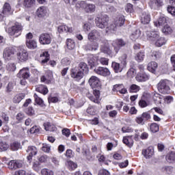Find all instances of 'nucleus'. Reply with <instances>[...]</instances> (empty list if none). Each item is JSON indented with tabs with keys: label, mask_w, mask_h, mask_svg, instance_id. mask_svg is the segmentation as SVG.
<instances>
[{
	"label": "nucleus",
	"mask_w": 175,
	"mask_h": 175,
	"mask_svg": "<svg viewBox=\"0 0 175 175\" xmlns=\"http://www.w3.org/2000/svg\"><path fill=\"white\" fill-rule=\"evenodd\" d=\"M154 24L155 27H161L164 24H166V18L165 16H161L157 21H154Z\"/></svg>",
	"instance_id": "79ce46f5"
},
{
	"label": "nucleus",
	"mask_w": 175,
	"mask_h": 175,
	"mask_svg": "<svg viewBox=\"0 0 175 175\" xmlns=\"http://www.w3.org/2000/svg\"><path fill=\"white\" fill-rule=\"evenodd\" d=\"M98 48L99 44L92 40H90V42H88V44L85 46V50H86V51H96Z\"/></svg>",
	"instance_id": "a211bd4d"
},
{
	"label": "nucleus",
	"mask_w": 175,
	"mask_h": 175,
	"mask_svg": "<svg viewBox=\"0 0 175 175\" xmlns=\"http://www.w3.org/2000/svg\"><path fill=\"white\" fill-rule=\"evenodd\" d=\"M142 154L146 159H150L154 155V148L152 146H149L147 149H144L142 150Z\"/></svg>",
	"instance_id": "393cba45"
},
{
	"label": "nucleus",
	"mask_w": 175,
	"mask_h": 175,
	"mask_svg": "<svg viewBox=\"0 0 175 175\" xmlns=\"http://www.w3.org/2000/svg\"><path fill=\"white\" fill-rule=\"evenodd\" d=\"M100 50L101 53L106 54L111 58H113V57H116L117 55V53H116V51H113L111 49H110V45L107 42H105L103 45L100 46Z\"/></svg>",
	"instance_id": "423d86ee"
},
{
	"label": "nucleus",
	"mask_w": 175,
	"mask_h": 175,
	"mask_svg": "<svg viewBox=\"0 0 175 175\" xmlns=\"http://www.w3.org/2000/svg\"><path fill=\"white\" fill-rule=\"evenodd\" d=\"M87 97L94 103H99V98H100V92L99 90H94L93 95L88 93L87 94Z\"/></svg>",
	"instance_id": "f8f14e48"
},
{
	"label": "nucleus",
	"mask_w": 175,
	"mask_h": 175,
	"mask_svg": "<svg viewBox=\"0 0 175 175\" xmlns=\"http://www.w3.org/2000/svg\"><path fill=\"white\" fill-rule=\"evenodd\" d=\"M148 5L150 9H153L154 10H157L161 8V6H163V0H150L148 2Z\"/></svg>",
	"instance_id": "dca6fc26"
},
{
	"label": "nucleus",
	"mask_w": 175,
	"mask_h": 175,
	"mask_svg": "<svg viewBox=\"0 0 175 175\" xmlns=\"http://www.w3.org/2000/svg\"><path fill=\"white\" fill-rule=\"evenodd\" d=\"M6 31L10 36L18 38L21 35V32H23V25H21V23L16 22L14 25L8 28Z\"/></svg>",
	"instance_id": "f257e3e1"
},
{
	"label": "nucleus",
	"mask_w": 175,
	"mask_h": 175,
	"mask_svg": "<svg viewBox=\"0 0 175 175\" xmlns=\"http://www.w3.org/2000/svg\"><path fill=\"white\" fill-rule=\"evenodd\" d=\"M165 44L166 40L165 39V38L163 37H159L154 42V44L155 46H157V47H161V46H163V44Z\"/></svg>",
	"instance_id": "58836bf2"
},
{
	"label": "nucleus",
	"mask_w": 175,
	"mask_h": 175,
	"mask_svg": "<svg viewBox=\"0 0 175 175\" xmlns=\"http://www.w3.org/2000/svg\"><path fill=\"white\" fill-rule=\"evenodd\" d=\"M125 24V16L121 15L116 19L113 24H110V26L107 27L105 32H114L117 30V27H122Z\"/></svg>",
	"instance_id": "39448f33"
},
{
	"label": "nucleus",
	"mask_w": 175,
	"mask_h": 175,
	"mask_svg": "<svg viewBox=\"0 0 175 175\" xmlns=\"http://www.w3.org/2000/svg\"><path fill=\"white\" fill-rule=\"evenodd\" d=\"M162 32L165 35H170V33H172V32H173V30L172 29V27L169 26V25H166L162 29Z\"/></svg>",
	"instance_id": "603ef678"
},
{
	"label": "nucleus",
	"mask_w": 175,
	"mask_h": 175,
	"mask_svg": "<svg viewBox=\"0 0 175 175\" xmlns=\"http://www.w3.org/2000/svg\"><path fill=\"white\" fill-rule=\"evenodd\" d=\"M35 2V0H23V6L26 9H31V8H33Z\"/></svg>",
	"instance_id": "e433bc0d"
},
{
	"label": "nucleus",
	"mask_w": 175,
	"mask_h": 175,
	"mask_svg": "<svg viewBox=\"0 0 175 175\" xmlns=\"http://www.w3.org/2000/svg\"><path fill=\"white\" fill-rule=\"evenodd\" d=\"M112 91L113 92H120L122 95L128 94V90L125 88V86L122 83L114 85Z\"/></svg>",
	"instance_id": "f3484780"
},
{
	"label": "nucleus",
	"mask_w": 175,
	"mask_h": 175,
	"mask_svg": "<svg viewBox=\"0 0 175 175\" xmlns=\"http://www.w3.org/2000/svg\"><path fill=\"white\" fill-rule=\"evenodd\" d=\"M29 68L25 67L20 70L17 74V77L19 79H29Z\"/></svg>",
	"instance_id": "4be33fe9"
},
{
	"label": "nucleus",
	"mask_w": 175,
	"mask_h": 175,
	"mask_svg": "<svg viewBox=\"0 0 175 175\" xmlns=\"http://www.w3.org/2000/svg\"><path fill=\"white\" fill-rule=\"evenodd\" d=\"M157 68H158V64L155 62H151L148 64V70L151 73H155Z\"/></svg>",
	"instance_id": "72a5a7b5"
},
{
	"label": "nucleus",
	"mask_w": 175,
	"mask_h": 175,
	"mask_svg": "<svg viewBox=\"0 0 175 175\" xmlns=\"http://www.w3.org/2000/svg\"><path fill=\"white\" fill-rule=\"evenodd\" d=\"M53 37L51 34L49 33H42L39 37V42L40 44H50L51 43V40Z\"/></svg>",
	"instance_id": "9b49d317"
},
{
	"label": "nucleus",
	"mask_w": 175,
	"mask_h": 175,
	"mask_svg": "<svg viewBox=\"0 0 175 175\" xmlns=\"http://www.w3.org/2000/svg\"><path fill=\"white\" fill-rule=\"evenodd\" d=\"M42 150L44 152H50L51 150V146L47 144H42Z\"/></svg>",
	"instance_id": "680f3d73"
},
{
	"label": "nucleus",
	"mask_w": 175,
	"mask_h": 175,
	"mask_svg": "<svg viewBox=\"0 0 175 175\" xmlns=\"http://www.w3.org/2000/svg\"><path fill=\"white\" fill-rule=\"evenodd\" d=\"M13 88H14V83L9 82L6 87V92H12Z\"/></svg>",
	"instance_id": "338daca9"
},
{
	"label": "nucleus",
	"mask_w": 175,
	"mask_h": 175,
	"mask_svg": "<svg viewBox=\"0 0 175 175\" xmlns=\"http://www.w3.org/2000/svg\"><path fill=\"white\" fill-rule=\"evenodd\" d=\"M26 46L30 50L38 49V42L35 40H26Z\"/></svg>",
	"instance_id": "cd10ccee"
},
{
	"label": "nucleus",
	"mask_w": 175,
	"mask_h": 175,
	"mask_svg": "<svg viewBox=\"0 0 175 175\" xmlns=\"http://www.w3.org/2000/svg\"><path fill=\"white\" fill-rule=\"evenodd\" d=\"M77 9H84L86 13H94L96 9V6L92 3H87V1H78L76 4Z\"/></svg>",
	"instance_id": "20e7f679"
},
{
	"label": "nucleus",
	"mask_w": 175,
	"mask_h": 175,
	"mask_svg": "<svg viewBox=\"0 0 175 175\" xmlns=\"http://www.w3.org/2000/svg\"><path fill=\"white\" fill-rule=\"evenodd\" d=\"M66 45L68 49V50H73L75 47H76V43L75 42V40L68 38L66 40Z\"/></svg>",
	"instance_id": "a18cd8bd"
},
{
	"label": "nucleus",
	"mask_w": 175,
	"mask_h": 175,
	"mask_svg": "<svg viewBox=\"0 0 175 175\" xmlns=\"http://www.w3.org/2000/svg\"><path fill=\"white\" fill-rule=\"evenodd\" d=\"M122 142H123L124 144H126V146H127L130 148L131 147H133V141L129 137H123Z\"/></svg>",
	"instance_id": "49530a36"
},
{
	"label": "nucleus",
	"mask_w": 175,
	"mask_h": 175,
	"mask_svg": "<svg viewBox=\"0 0 175 175\" xmlns=\"http://www.w3.org/2000/svg\"><path fill=\"white\" fill-rule=\"evenodd\" d=\"M135 75H136V70L133 68H131L127 72L128 77H135Z\"/></svg>",
	"instance_id": "69168bd1"
},
{
	"label": "nucleus",
	"mask_w": 175,
	"mask_h": 175,
	"mask_svg": "<svg viewBox=\"0 0 175 175\" xmlns=\"http://www.w3.org/2000/svg\"><path fill=\"white\" fill-rule=\"evenodd\" d=\"M88 40H99L100 39V31L96 29L92 30L90 33H89Z\"/></svg>",
	"instance_id": "aec40b11"
},
{
	"label": "nucleus",
	"mask_w": 175,
	"mask_h": 175,
	"mask_svg": "<svg viewBox=\"0 0 175 175\" xmlns=\"http://www.w3.org/2000/svg\"><path fill=\"white\" fill-rule=\"evenodd\" d=\"M42 175H54V172L47 168H44L41 170Z\"/></svg>",
	"instance_id": "052dcab7"
},
{
	"label": "nucleus",
	"mask_w": 175,
	"mask_h": 175,
	"mask_svg": "<svg viewBox=\"0 0 175 175\" xmlns=\"http://www.w3.org/2000/svg\"><path fill=\"white\" fill-rule=\"evenodd\" d=\"M139 37H140V30H135L130 36V39L133 42H135V40H136L137 39H139Z\"/></svg>",
	"instance_id": "09e8293b"
},
{
	"label": "nucleus",
	"mask_w": 175,
	"mask_h": 175,
	"mask_svg": "<svg viewBox=\"0 0 175 175\" xmlns=\"http://www.w3.org/2000/svg\"><path fill=\"white\" fill-rule=\"evenodd\" d=\"M144 57H146V55H144V51H140L136 54L135 60H137L138 62H143V61H144Z\"/></svg>",
	"instance_id": "de8ad7c7"
},
{
	"label": "nucleus",
	"mask_w": 175,
	"mask_h": 175,
	"mask_svg": "<svg viewBox=\"0 0 175 175\" xmlns=\"http://www.w3.org/2000/svg\"><path fill=\"white\" fill-rule=\"evenodd\" d=\"M152 98L155 105H161V103H162V100H163V96L158 93H154Z\"/></svg>",
	"instance_id": "7c9ffc66"
},
{
	"label": "nucleus",
	"mask_w": 175,
	"mask_h": 175,
	"mask_svg": "<svg viewBox=\"0 0 175 175\" xmlns=\"http://www.w3.org/2000/svg\"><path fill=\"white\" fill-rule=\"evenodd\" d=\"M71 77L75 79L76 81H80L83 77H84V72L81 71L79 68L75 67L71 69Z\"/></svg>",
	"instance_id": "0eeeda50"
},
{
	"label": "nucleus",
	"mask_w": 175,
	"mask_h": 175,
	"mask_svg": "<svg viewBox=\"0 0 175 175\" xmlns=\"http://www.w3.org/2000/svg\"><path fill=\"white\" fill-rule=\"evenodd\" d=\"M44 128L45 131H47L49 132H54L57 131V127L54 124H51L50 122H46L44 123Z\"/></svg>",
	"instance_id": "473e14b6"
},
{
	"label": "nucleus",
	"mask_w": 175,
	"mask_h": 175,
	"mask_svg": "<svg viewBox=\"0 0 175 175\" xmlns=\"http://www.w3.org/2000/svg\"><path fill=\"white\" fill-rule=\"evenodd\" d=\"M94 71L95 73H96V75L103 76L104 77H107V76H110V70L107 68L97 67L94 68Z\"/></svg>",
	"instance_id": "4468645a"
},
{
	"label": "nucleus",
	"mask_w": 175,
	"mask_h": 175,
	"mask_svg": "<svg viewBox=\"0 0 175 175\" xmlns=\"http://www.w3.org/2000/svg\"><path fill=\"white\" fill-rule=\"evenodd\" d=\"M9 148V144L6 142H0V152L6 151Z\"/></svg>",
	"instance_id": "bf43d9fd"
},
{
	"label": "nucleus",
	"mask_w": 175,
	"mask_h": 175,
	"mask_svg": "<svg viewBox=\"0 0 175 175\" xmlns=\"http://www.w3.org/2000/svg\"><path fill=\"white\" fill-rule=\"evenodd\" d=\"M25 98V94L23 93H20L18 94H16L14 98L13 102L14 103H20L23 99Z\"/></svg>",
	"instance_id": "4c0bfd02"
},
{
	"label": "nucleus",
	"mask_w": 175,
	"mask_h": 175,
	"mask_svg": "<svg viewBox=\"0 0 175 175\" xmlns=\"http://www.w3.org/2000/svg\"><path fill=\"white\" fill-rule=\"evenodd\" d=\"M13 14L12 7L9 3H5L3 6V10L0 14V20H3L4 17H8Z\"/></svg>",
	"instance_id": "6e6552de"
},
{
	"label": "nucleus",
	"mask_w": 175,
	"mask_h": 175,
	"mask_svg": "<svg viewBox=\"0 0 175 175\" xmlns=\"http://www.w3.org/2000/svg\"><path fill=\"white\" fill-rule=\"evenodd\" d=\"M146 36H148V39H149L150 42H155L159 38V31H146Z\"/></svg>",
	"instance_id": "412c9836"
},
{
	"label": "nucleus",
	"mask_w": 175,
	"mask_h": 175,
	"mask_svg": "<svg viewBox=\"0 0 175 175\" xmlns=\"http://www.w3.org/2000/svg\"><path fill=\"white\" fill-rule=\"evenodd\" d=\"M112 68L114 70L115 73H120L124 70V66L122 64H120V63H117L116 62H112L111 64Z\"/></svg>",
	"instance_id": "bb28decb"
},
{
	"label": "nucleus",
	"mask_w": 175,
	"mask_h": 175,
	"mask_svg": "<svg viewBox=\"0 0 175 175\" xmlns=\"http://www.w3.org/2000/svg\"><path fill=\"white\" fill-rule=\"evenodd\" d=\"M139 91H140V86L136 84H132L129 88V92L131 94H135L139 92Z\"/></svg>",
	"instance_id": "37998d69"
},
{
	"label": "nucleus",
	"mask_w": 175,
	"mask_h": 175,
	"mask_svg": "<svg viewBox=\"0 0 175 175\" xmlns=\"http://www.w3.org/2000/svg\"><path fill=\"white\" fill-rule=\"evenodd\" d=\"M88 83L92 90H94V88L99 90V87H100V80L96 76H92L89 79Z\"/></svg>",
	"instance_id": "ddd939ff"
},
{
	"label": "nucleus",
	"mask_w": 175,
	"mask_h": 175,
	"mask_svg": "<svg viewBox=\"0 0 175 175\" xmlns=\"http://www.w3.org/2000/svg\"><path fill=\"white\" fill-rule=\"evenodd\" d=\"M34 100L37 105L40 106L41 107H44L46 106L44 103H43V100L40 98V97L38 96V94H34L33 95Z\"/></svg>",
	"instance_id": "c03bdc74"
},
{
	"label": "nucleus",
	"mask_w": 175,
	"mask_h": 175,
	"mask_svg": "<svg viewBox=\"0 0 175 175\" xmlns=\"http://www.w3.org/2000/svg\"><path fill=\"white\" fill-rule=\"evenodd\" d=\"M57 31L59 33H62L64 32L66 33H73L75 29L69 25H62L58 27Z\"/></svg>",
	"instance_id": "6ab92c4d"
},
{
	"label": "nucleus",
	"mask_w": 175,
	"mask_h": 175,
	"mask_svg": "<svg viewBox=\"0 0 175 175\" xmlns=\"http://www.w3.org/2000/svg\"><path fill=\"white\" fill-rule=\"evenodd\" d=\"M71 62L70 59L68 57H65L61 61V64L63 65V66H68V65H70Z\"/></svg>",
	"instance_id": "e2e57ef3"
},
{
	"label": "nucleus",
	"mask_w": 175,
	"mask_h": 175,
	"mask_svg": "<svg viewBox=\"0 0 175 175\" xmlns=\"http://www.w3.org/2000/svg\"><path fill=\"white\" fill-rule=\"evenodd\" d=\"M135 79L137 81L141 83L142 81H147V80L150 79V76H148L146 72H139L135 77Z\"/></svg>",
	"instance_id": "a878e982"
},
{
	"label": "nucleus",
	"mask_w": 175,
	"mask_h": 175,
	"mask_svg": "<svg viewBox=\"0 0 175 175\" xmlns=\"http://www.w3.org/2000/svg\"><path fill=\"white\" fill-rule=\"evenodd\" d=\"M151 21V15L148 12H142L141 15V23L142 24H148Z\"/></svg>",
	"instance_id": "b1692460"
},
{
	"label": "nucleus",
	"mask_w": 175,
	"mask_h": 175,
	"mask_svg": "<svg viewBox=\"0 0 175 175\" xmlns=\"http://www.w3.org/2000/svg\"><path fill=\"white\" fill-rule=\"evenodd\" d=\"M95 23L96 27L98 28H100L103 29L105 28H107V27H111L110 24H109V16L106 14L99 15L95 18Z\"/></svg>",
	"instance_id": "f03ea898"
},
{
	"label": "nucleus",
	"mask_w": 175,
	"mask_h": 175,
	"mask_svg": "<svg viewBox=\"0 0 175 175\" xmlns=\"http://www.w3.org/2000/svg\"><path fill=\"white\" fill-rule=\"evenodd\" d=\"M27 152L29 154V155L27 157V159L28 162H31V161H32V158L35 157L36 154H38V148H36L34 146H28Z\"/></svg>",
	"instance_id": "2eb2a0df"
},
{
	"label": "nucleus",
	"mask_w": 175,
	"mask_h": 175,
	"mask_svg": "<svg viewBox=\"0 0 175 175\" xmlns=\"http://www.w3.org/2000/svg\"><path fill=\"white\" fill-rule=\"evenodd\" d=\"M150 129L152 133H157V132H159V125L157 123H152Z\"/></svg>",
	"instance_id": "8fccbe9b"
},
{
	"label": "nucleus",
	"mask_w": 175,
	"mask_h": 175,
	"mask_svg": "<svg viewBox=\"0 0 175 175\" xmlns=\"http://www.w3.org/2000/svg\"><path fill=\"white\" fill-rule=\"evenodd\" d=\"M19 148H21V144L19 142H15L11 144V150L12 151H17Z\"/></svg>",
	"instance_id": "6e6d98bb"
},
{
	"label": "nucleus",
	"mask_w": 175,
	"mask_h": 175,
	"mask_svg": "<svg viewBox=\"0 0 175 175\" xmlns=\"http://www.w3.org/2000/svg\"><path fill=\"white\" fill-rule=\"evenodd\" d=\"M122 131L123 132V133H131L133 132V129L130 126H125L122 128Z\"/></svg>",
	"instance_id": "0e129e2a"
},
{
	"label": "nucleus",
	"mask_w": 175,
	"mask_h": 175,
	"mask_svg": "<svg viewBox=\"0 0 175 175\" xmlns=\"http://www.w3.org/2000/svg\"><path fill=\"white\" fill-rule=\"evenodd\" d=\"M47 14V9L44 6L40 7L37 10V15L38 17H44Z\"/></svg>",
	"instance_id": "f704fd0d"
},
{
	"label": "nucleus",
	"mask_w": 175,
	"mask_h": 175,
	"mask_svg": "<svg viewBox=\"0 0 175 175\" xmlns=\"http://www.w3.org/2000/svg\"><path fill=\"white\" fill-rule=\"evenodd\" d=\"M170 81L168 79H161L157 84V89L161 94L170 93Z\"/></svg>",
	"instance_id": "7ed1b4c3"
},
{
	"label": "nucleus",
	"mask_w": 175,
	"mask_h": 175,
	"mask_svg": "<svg viewBox=\"0 0 175 175\" xmlns=\"http://www.w3.org/2000/svg\"><path fill=\"white\" fill-rule=\"evenodd\" d=\"M77 68H79V70H81V72H83V73H85V75H87V73L90 72L88 66H87V64H85V62L79 63V66Z\"/></svg>",
	"instance_id": "c9c22d12"
},
{
	"label": "nucleus",
	"mask_w": 175,
	"mask_h": 175,
	"mask_svg": "<svg viewBox=\"0 0 175 175\" xmlns=\"http://www.w3.org/2000/svg\"><path fill=\"white\" fill-rule=\"evenodd\" d=\"M66 166L68 169V170H70V172L76 170V169H77V163L70 160L66 162Z\"/></svg>",
	"instance_id": "2f4dec72"
},
{
	"label": "nucleus",
	"mask_w": 175,
	"mask_h": 175,
	"mask_svg": "<svg viewBox=\"0 0 175 175\" xmlns=\"http://www.w3.org/2000/svg\"><path fill=\"white\" fill-rule=\"evenodd\" d=\"M36 91L37 92H40V94H42L43 95H47L49 94V89L47 86L44 85H40L36 88Z\"/></svg>",
	"instance_id": "c756f323"
},
{
	"label": "nucleus",
	"mask_w": 175,
	"mask_h": 175,
	"mask_svg": "<svg viewBox=\"0 0 175 175\" xmlns=\"http://www.w3.org/2000/svg\"><path fill=\"white\" fill-rule=\"evenodd\" d=\"M17 56L21 62H24V61L28 59V52L25 50H23L17 54Z\"/></svg>",
	"instance_id": "c85d7f7f"
},
{
	"label": "nucleus",
	"mask_w": 175,
	"mask_h": 175,
	"mask_svg": "<svg viewBox=\"0 0 175 175\" xmlns=\"http://www.w3.org/2000/svg\"><path fill=\"white\" fill-rule=\"evenodd\" d=\"M165 159L169 163H173L175 161V152L168 153L165 157Z\"/></svg>",
	"instance_id": "a19ab883"
},
{
	"label": "nucleus",
	"mask_w": 175,
	"mask_h": 175,
	"mask_svg": "<svg viewBox=\"0 0 175 175\" xmlns=\"http://www.w3.org/2000/svg\"><path fill=\"white\" fill-rule=\"evenodd\" d=\"M8 166L9 169L13 170V169H20V167H23V163L17 160H12L8 163Z\"/></svg>",
	"instance_id": "5701e85b"
},
{
	"label": "nucleus",
	"mask_w": 175,
	"mask_h": 175,
	"mask_svg": "<svg viewBox=\"0 0 175 175\" xmlns=\"http://www.w3.org/2000/svg\"><path fill=\"white\" fill-rule=\"evenodd\" d=\"M25 113L27 114V116H35V110L33 109V107H29L25 109Z\"/></svg>",
	"instance_id": "13d9d810"
},
{
	"label": "nucleus",
	"mask_w": 175,
	"mask_h": 175,
	"mask_svg": "<svg viewBox=\"0 0 175 175\" xmlns=\"http://www.w3.org/2000/svg\"><path fill=\"white\" fill-rule=\"evenodd\" d=\"M126 59H128V55L125 53L119 57V61L120 62L121 65H122L124 68H126V64H128V61H126Z\"/></svg>",
	"instance_id": "ea45409f"
},
{
	"label": "nucleus",
	"mask_w": 175,
	"mask_h": 175,
	"mask_svg": "<svg viewBox=\"0 0 175 175\" xmlns=\"http://www.w3.org/2000/svg\"><path fill=\"white\" fill-rule=\"evenodd\" d=\"M111 44L112 47H113V51L116 52V54H118V51L126 44V42L124 40L119 38L113 40Z\"/></svg>",
	"instance_id": "1a4fd4ad"
},
{
	"label": "nucleus",
	"mask_w": 175,
	"mask_h": 175,
	"mask_svg": "<svg viewBox=\"0 0 175 175\" xmlns=\"http://www.w3.org/2000/svg\"><path fill=\"white\" fill-rule=\"evenodd\" d=\"M161 172L166 174H172L173 173V167L172 166H164L161 168Z\"/></svg>",
	"instance_id": "3c124183"
},
{
	"label": "nucleus",
	"mask_w": 175,
	"mask_h": 175,
	"mask_svg": "<svg viewBox=\"0 0 175 175\" xmlns=\"http://www.w3.org/2000/svg\"><path fill=\"white\" fill-rule=\"evenodd\" d=\"M41 57H43V59L42 60V64H46V62H49L50 59V55L49 54V52H44Z\"/></svg>",
	"instance_id": "5fc2aeb1"
},
{
	"label": "nucleus",
	"mask_w": 175,
	"mask_h": 175,
	"mask_svg": "<svg viewBox=\"0 0 175 175\" xmlns=\"http://www.w3.org/2000/svg\"><path fill=\"white\" fill-rule=\"evenodd\" d=\"M98 175H110V172L107 170H100L98 171Z\"/></svg>",
	"instance_id": "774afa93"
},
{
	"label": "nucleus",
	"mask_w": 175,
	"mask_h": 175,
	"mask_svg": "<svg viewBox=\"0 0 175 175\" xmlns=\"http://www.w3.org/2000/svg\"><path fill=\"white\" fill-rule=\"evenodd\" d=\"M152 57L153 59H159L162 57V53L159 51H154L152 53Z\"/></svg>",
	"instance_id": "4d7b16f0"
},
{
	"label": "nucleus",
	"mask_w": 175,
	"mask_h": 175,
	"mask_svg": "<svg viewBox=\"0 0 175 175\" xmlns=\"http://www.w3.org/2000/svg\"><path fill=\"white\" fill-rule=\"evenodd\" d=\"M17 68L16 67V64L14 63H8L6 66V70L8 72H14Z\"/></svg>",
	"instance_id": "864d4df0"
},
{
	"label": "nucleus",
	"mask_w": 175,
	"mask_h": 175,
	"mask_svg": "<svg viewBox=\"0 0 175 175\" xmlns=\"http://www.w3.org/2000/svg\"><path fill=\"white\" fill-rule=\"evenodd\" d=\"M16 53V49L13 46H8L6 47L3 53V57L5 59H12L13 55Z\"/></svg>",
	"instance_id": "9d476101"
}]
</instances>
